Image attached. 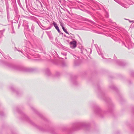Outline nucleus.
I'll return each mask as SVG.
<instances>
[{"mask_svg": "<svg viewBox=\"0 0 134 134\" xmlns=\"http://www.w3.org/2000/svg\"><path fill=\"white\" fill-rule=\"evenodd\" d=\"M56 30H57L59 32L60 34H61V31H60L59 28H58L57 29H56Z\"/></svg>", "mask_w": 134, "mask_h": 134, "instance_id": "28", "label": "nucleus"}, {"mask_svg": "<svg viewBox=\"0 0 134 134\" xmlns=\"http://www.w3.org/2000/svg\"><path fill=\"white\" fill-rule=\"evenodd\" d=\"M22 26L24 27L25 29H26L28 30L29 26L28 21L26 20H24Z\"/></svg>", "mask_w": 134, "mask_h": 134, "instance_id": "9", "label": "nucleus"}, {"mask_svg": "<svg viewBox=\"0 0 134 134\" xmlns=\"http://www.w3.org/2000/svg\"><path fill=\"white\" fill-rule=\"evenodd\" d=\"M109 88L111 89L117 91V88L116 87L113 85H110L109 86Z\"/></svg>", "mask_w": 134, "mask_h": 134, "instance_id": "12", "label": "nucleus"}, {"mask_svg": "<svg viewBox=\"0 0 134 134\" xmlns=\"http://www.w3.org/2000/svg\"><path fill=\"white\" fill-rule=\"evenodd\" d=\"M31 109L32 110L37 114L39 116L41 117L42 119L46 120L47 121V120L41 114L37 111L34 107L32 106H30Z\"/></svg>", "mask_w": 134, "mask_h": 134, "instance_id": "4", "label": "nucleus"}, {"mask_svg": "<svg viewBox=\"0 0 134 134\" xmlns=\"http://www.w3.org/2000/svg\"><path fill=\"white\" fill-rule=\"evenodd\" d=\"M64 36L65 37H67L68 38H72V37L71 36H69V37H68L67 36H66L65 35H64Z\"/></svg>", "mask_w": 134, "mask_h": 134, "instance_id": "27", "label": "nucleus"}, {"mask_svg": "<svg viewBox=\"0 0 134 134\" xmlns=\"http://www.w3.org/2000/svg\"><path fill=\"white\" fill-rule=\"evenodd\" d=\"M77 61H75L74 62V64L75 65H79V64H77Z\"/></svg>", "mask_w": 134, "mask_h": 134, "instance_id": "26", "label": "nucleus"}, {"mask_svg": "<svg viewBox=\"0 0 134 134\" xmlns=\"http://www.w3.org/2000/svg\"><path fill=\"white\" fill-rule=\"evenodd\" d=\"M4 30H3L0 31V38L3 37V33H4Z\"/></svg>", "mask_w": 134, "mask_h": 134, "instance_id": "15", "label": "nucleus"}, {"mask_svg": "<svg viewBox=\"0 0 134 134\" xmlns=\"http://www.w3.org/2000/svg\"><path fill=\"white\" fill-rule=\"evenodd\" d=\"M40 4L41 5V7H43V5H42V4L40 2Z\"/></svg>", "mask_w": 134, "mask_h": 134, "instance_id": "36", "label": "nucleus"}, {"mask_svg": "<svg viewBox=\"0 0 134 134\" xmlns=\"http://www.w3.org/2000/svg\"><path fill=\"white\" fill-rule=\"evenodd\" d=\"M35 28V27L34 25H32L31 27V29L33 31V32H34V29Z\"/></svg>", "mask_w": 134, "mask_h": 134, "instance_id": "23", "label": "nucleus"}, {"mask_svg": "<svg viewBox=\"0 0 134 134\" xmlns=\"http://www.w3.org/2000/svg\"><path fill=\"white\" fill-rule=\"evenodd\" d=\"M81 7H83L82 6V5H81Z\"/></svg>", "mask_w": 134, "mask_h": 134, "instance_id": "42", "label": "nucleus"}, {"mask_svg": "<svg viewBox=\"0 0 134 134\" xmlns=\"http://www.w3.org/2000/svg\"><path fill=\"white\" fill-rule=\"evenodd\" d=\"M97 52L100 55H101L102 58H104V57L103 56V53L101 52V51L100 49H99V51L97 50Z\"/></svg>", "mask_w": 134, "mask_h": 134, "instance_id": "14", "label": "nucleus"}, {"mask_svg": "<svg viewBox=\"0 0 134 134\" xmlns=\"http://www.w3.org/2000/svg\"><path fill=\"white\" fill-rule=\"evenodd\" d=\"M105 16L107 18H108L109 16V13L107 11H105Z\"/></svg>", "mask_w": 134, "mask_h": 134, "instance_id": "19", "label": "nucleus"}, {"mask_svg": "<svg viewBox=\"0 0 134 134\" xmlns=\"http://www.w3.org/2000/svg\"><path fill=\"white\" fill-rule=\"evenodd\" d=\"M60 26H61L62 27V29L64 28V24L63 23H60Z\"/></svg>", "mask_w": 134, "mask_h": 134, "instance_id": "25", "label": "nucleus"}, {"mask_svg": "<svg viewBox=\"0 0 134 134\" xmlns=\"http://www.w3.org/2000/svg\"><path fill=\"white\" fill-rule=\"evenodd\" d=\"M5 5L7 9V13L8 14L9 13V5L8 2L6 3Z\"/></svg>", "mask_w": 134, "mask_h": 134, "instance_id": "13", "label": "nucleus"}, {"mask_svg": "<svg viewBox=\"0 0 134 134\" xmlns=\"http://www.w3.org/2000/svg\"><path fill=\"white\" fill-rule=\"evenodd\" d=\"M63 30L65 32L66 34H68L69 35V33L66 30V29L65 28H63Z\"/></svg>", "mask_w": 134, "mask_h": 134, "instance_id": "21", "label": "nucleus"}, {"mask_svg": "<svg viewBox=\"0 0 134 134\" xmlns=\"http://www.w3.org/2000/svg\"><path fill=\"white\" fill-rule=\"evenodd\" d=\"M4 114V113H3V112H1L0 113V115L1 116H3Z\"/></svg>", "mask_w": 134, "mask_h": 134, "instance_id": "32", "label": "nucleus"}, {"mask_svg": "<svg viewBox=\"0 0 134 134\" xmlns=\"http://www.w3.org/2000/svg\"><path fill=\"white\" fill-rule=\"evenodd\" d=\"M15 51H16V50L18 51H19V52H21L22 53H23V52L22 51V50H21V51L20 50H19L17 48H16V47H15Z\"/></svg>", "mask_w": 134, "mask_h": 134, "instance_id": "24", "label": "nucleus"}, {"mask_svg": "<svg viewBox=\"0 0 134 134\" xmlns=\"http://www.w3.org/2000/svg\"><path fill=\"white\" fill-rule=\"evenodd\" d=\"M90 124L86 121H77L72 124L71 129L73 131H77L83 129L88 131L90 129Z\"/></svg>", "mask_w": 134, "mask_h": 134, "instance_id": "2", "label": "nucleus"}, {"mask_svg": "<svg viewBox=\"0 0 134 134\" xmlns=\"http://www.w3.org/2000/svg\"><path fill=\"white\" fill-rule=\"evenodd\" d=\"M70 34H71V35H72V34H71V33H70Z\"/></svg>", "mask_w": 134, "mask_h": 134, "instance_id": "44", "label": "nucleus"}, {"mask_svg": "<svg viewBox=\"0 0 134 134\" xmlns=\"http://www.w3.org/2000/svg\"><path fill=\"white\" fill-rule=\"evenodd\" d=\"M116 56L114 55V60L113 59H111L110 58L109 59V60L110 61L113 62L114 60L115 63L121 66H123V63L122 61L120 60L119 59H117L116 60Z\"/></svg>", "mask_w": 134, "mask_h": 134, "instance_id": "5", "label": "nucleus"}, {"mask_svg": "<svg viewBox=\"0 0 134 134\" xmlns=\"http://www.w3.org/2000/svg\"><path fill=\"white\" fill-rule=\"evenodd\" d=\"M56 64L58 65H60L62 67H65L67 66V64L65 62L60 60L58 61V63Z\"/></svg>", "mask_w": 134, "mask_h": 134, "instance_id": "7", "label": "nucleus"}, {"mask_svg": "<svg viewBox=\"0 0 134 134\" xmlns=\"http://www.w3.org/2000/svg\"><path fill=\"white\" fill-rule=\"evenodd\" d=\"M24 47V48H25V47Z\"/></svg>", "mask_w": 134, "mask_h": 134, "instance_id": "46", "label": "nucleus"}, {"mask_svg": "<svg viewBox=\"0 0 134 134\" xmlns=\"http://www.w3.org/2000/svg\"><path fill=\"white\" fill-rule=\"evenodd\" d=\"M76 42L75 40L70 42V44L71 45H72L73 48H75L77 46Z\"/></svg>", "mask_w": 134, "mask_h": 134, "instance_id": "10", "label": "nucleus"}, {"mask_svg": "<svg viewBox=\"0 0 134 134\" xmlns=\"http://www.w3.org/2000/svg\"><path fill=\"white\" fill-rule=\"evenodd\" d=\"M53 24L56 29L59 28L57 24L54 21L53 22Z\"/></svg>", "mask_w": 134, "mask_h": 134, "instance_id": "16", "label": "nucleus"}, {"mask_svg": "<svg viewBox=\"0 0 134 134\" xmlns=\"http://www.w3.org/2000/svg\"><path fill=\"white\" fill-rule=\"evenodd\" d=\"M0 53L2 54V55L3 56V52L2 51H1V52L0 51Z\"/></svg>", "mask_w": 134, "mask_h": 134, "instance_id": "37", "label": "nucleus"}, {"mask_svg": "<svg viewBox=\"0 0 134 134\" xmlns=\"http://www.w3.org/2000/svg\"><path fill=\"white\" fill-rule=\"evenodd\" d=\"M108 21L111 23L112 22V21L111 20V19H109V20Z\"/></svg>", "mask_w": 134, "mask_h": 134, "instance_id": "34", "label": "nucleus"}, {"mask_svg": "<svg viewBox=\"0 0 134 134\" xmlns=\"http://www.w3.org/2000/svg\"><path fill=\"white\" fill-rule=\"evenodd\" d=\"M4 65L8 68L15 70L25 72H31L33 70L30 68H26L22 66L17 65L13 64L4 62Z\"/></svg>", "mask_w": 134, "mask_h": 134, "instance_id": "3", "label": "nucleus"}, {"mask_svg": "<svg viewBox=\"0 0 134 134\" xmlns=\"http://www.w3.org/2000/svg\"><path fill=\"white\" fill-rule=\"evenodd\" d=\"M97 88L98 89V90L100 89V87L99 86H98Z\"/></svg>", "mask_w": 134, "mask_h": 134, "instance_id": "39", "label": "nucleus"}, {"mask_svg": "<svg viewBox=\"0 0 134 134\" xmlns=\"http://www.w3.org/2000/svg\"><path fill=\"white\" fill-rule=\"evenodd\" d=\"M22 21L20 20L19 22L18 25H21V23H22Z\"/></svg>", "mask_w": 134, "mask_h": 134, "instance_id": "30", "label": "nucleus"}, {"mask_svg": "<svg viewBox=\"0 0 134 134\" xmlns=\"http://www.w3.org/2000/svg\"><path fill=\"white\" fill-rule=\"evenodd\" d=\"M11 33L12 34H15V32L14 30L13 26L12 27V30L11 31Z\"/></svg>", "mask_w": 134, "mask_h": 134, "instance_id": "18", "label": "nucleus"}, {"mask_svg": "<svg viewBox=\"0 0 134 134\" xmlns=\"http://www.w3.org/2000/svg\"><path fill=\"white\" fill-rule=\"evenodd\" d=\"M37 23L40 26V25H39V24H38V22H37Z\"/></svg>", "mask_w": 134, "mask_h": 134, "instance_id": "43", "label": "nucleus"}, {"mask_svg": "<svg viewBox=\"0 0 134 134\" xmlns=\"http://www.w3.org/2000/svg\"><path fill=\"white\" fill-rule=\"evenodd\" d=\"M93 4L95 6V2H93Z\"/></svg>", "mask_w": 134, "mask_h": 134, "instance_id": "38", "label": "nucleus"}, {"mask_svg": "<svg viewBox=\"0 0 134 134\" xmlns=\"http://www.w3.org/2000/svg\"><path fill=\"white\" fill-rule=\"evenodd\" d=\"M104 100L107 102L109 103L108 109L107 111H103L98 106H96L94 108V112L95 114L103 118L107 112L111 113L113 111L114 106L111 102L110 98L108 97H105Z\"/></svg>", "mask_w": 134, "mask_h": 134, "instance_id": "1", "label": "nucleus"}, {"mask_svg": "<svg viewBox=\"0 0 134 134\" xmlns=\"http://www.w3.org/2000/svg\"><path fill=\"white\" fill-rule=\"evenodd\" d=\"M43 72L47 76H50L52 75V74L50 70L48 68H46L44 69L43 70Z\"/></svg>", "mask_w": 134, "mask_h": 134, "instance_id": "8", "label": "nucleus"}, {"mask_svg": "<svg viewBox=\"0 0 134 134\" xmlns=\"http://www.w3.org/2000/svg\"><path fill=\"white\" fill-rule=\"evenodd\" d=\"M20 26V25H18V29H19V27Z\"/></svg>", "mask_w": 134, "mask_h": 134, "instance_id": "40", "label": "nucleus"}, {"mask_svg": "<svg viewBox=\"0 0 134 134\" xmlns=\"http://www.w3.org/2000/svg\"><path fill=\"white\" fill-rule=\"evenodd\" d=\"M93 9V10H95V9Z\"/></svg>", "mask_w": 134, "mask_h": 134, "instance_id": "45", "label": "nucleus"}, {"mask_svg": "<svg viewBox=\"0 0 134 134\" xmlns=\"http://www.w3.org/2000/svg\"><path fill=\"white\" fill-rule=\"evenodd\" d=\"M131 75L133 76H134V71L131 72Z\"/></svg>", "mask_w": 134, "mask_h": 134, "instance_id": "29", "label": "nucleus"}, {"mask_svg": "<svg viewBox=\"0 0 134 134\" xmlns=\"http://www.w3.org/2000/svg\"><path fill=\"white\" fill-rule=\"evenodd\" d=\"M61 53L63 55H64L66 56V53Z\"/></svg>", "mask_w": 134, "mask_h": 134, "instance_id": "33", "label": "nucleus"}, {"mask_svg": "<svg viewBox=\"0 0 134 134\" xmlns=\"http://www.w3.org/2000/svg\"><path fill=\"white\" fill-rule=\"evenodd\" d=\"M122 5L125 8H128V6L126 5L125 4H122Z\"/></svg>", "mask_w": 134, "mask_h": 134, "instance_id": "22", "label": "nucleus"}, {"mask_svg": "<svg viewBox=\"0 0 134 134\" xmlns=\"http://www.w3.org/2000/svg\"><path fill=\"white\" fill-rule=\"evenodd\" d=\"M99 93L100 94H101L102 96H104V93L101 90L99 91Z\"/></svg>", "mask_w": 134, "mask_h": 134, "instance_id": "20", "label": "nucleus"}, {"mask_svg": "<svg viewBox=\"0 0 134 134\" xmlns=\"http://www.w3.org/2000/svg\"><path fill=\"white\" fill-rule=\"evenodd\" d=\"M71 81L72 83L74 85H76L78 84V82L76 79H72Z\"/></svg>", "mask_w": 134, "mask_h": 134, "instance_id": "11", "label": "nucleus"}, {"mask_svg": "<svg viewBox=\"0 0 134 134\" xmlns=\"http://www.w3.org/2000/svg\"><path fill=\"white\" fill-rule=\"evenodd\" d=\"M126 19V20H128L130 23H132V22L134 23V21L133 20L131 21L129 19Z\"/></svg>", "mask_w": 134, "mask_h": 134, "instance_id": "31", "label": "nucleus"}, {"mask_svg": "<svg viewBox=\"0 0 134 134\" xmlns=\"http://www.w3.org/2000/svg\"><path fill=\"white\" fill-rule=\"evenodd\" d=\"M60 74H61L60 72H57L55 73V77H58L60 76Z\"/></svg>", "mask_w": 134, "mask_h": 134, "instance_id": "17", "label": "nucleus"}, {"mask_svg": "<svg viewBox=\"0 0 134 134\" xmlns=\"http://www.w3.org/2000/svg\"><path fill=\"white\" fill-rule=\"evenodd\" d=\"M72 55H73L74 57L75 58L76 57H77L75 55L72 54Z\"/></svg>", "mask_w": 134, "mask_h": 134, "instance_id": "35", "label": "nucleus"}, {"mask_svg": "<svg viewBox=\"0 0 134 134\" xmlns=\"http://www.w3.org/2000/svg\"><path fill=\"white\" fill-rule=\"evenodd\" d=\"M90 51H91L90 53H91V51H92L91 49H90Z\"/></svg>", "mask_w": 134, "mask_h": 134, "instance_id": "41", "label": "nucleus"}, {"mask_svg": "<svg viewBox=\"0 0 134 134\" xmlns=\"http://www.w3.org/2000/svg\"><path fill=\"white\" fill-rule=\"evenodd\" d=\"M9 89L12 91L16 93L17 95H19L21 94V92L15 90L12 86H10L9 87Z\"/></svg>", "mask_w": 134, "mask_h": 134, "instance_id": "6", "label": "nucleus"}]
</instances>
